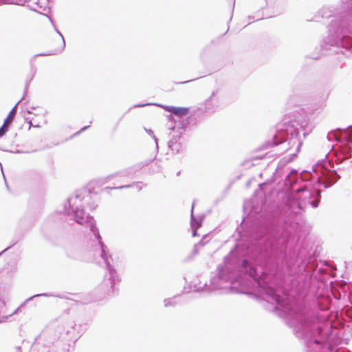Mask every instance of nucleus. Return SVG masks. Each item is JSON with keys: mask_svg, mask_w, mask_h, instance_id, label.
I'll list each match as a JSON object with an SVG mask.
<instances>
[{"mask_svg": "<svg viewBox=\"0 0 352 352\" xmlns=\"http://www.w3.org/2000/svg\"><path fill=\"white\" fill-rule=\"evenodd\" d=\"M9 126L6 124H3V126L0 128V137L3 136L6 132L8 131Z\"/></svg>", "mask_w": 352, "mask_h": 352, "instance_id": "nucleus-4", "label": "nucleus"}, {"mask_svg": "<svg viewBox=\"0 0 352 352\" xmlns=\"http://www.w3.org/2000/svg\"><path fill=\"white\" fill-rule=\"evenodd\" d=\"M164 109L178 116H184L188 113L189 109L187 107H177L173 106L164 107Z\"/></svg>", "mask_w": 352, "mask_h": 352, "instance_id": "nucleus-1", "label": "nucleus"}, {"mask_svg": "<svg viewBox=\"0 0 352 352\" xmlns=\"http://www.w3.org/2000/svg\"><path fill=\"white\" fill-rule=\"evenodd\" d=\"M294 135H295L296 136H298V134H299V131H298V129H294Z\"/></svg>", "mask_w": 352, "mask_h": 352, "instance_id": "nucleus-5", "label": "nucleus"}, {"mask_svg": "<svg viewBox=\"0 0 352 352\" xmlns=\"http://www.w3.org/2000/svg\"><path fill=\"white\" fill-rule=\"evenodd\" d=\"M16 107H14L11 110V111L9 113V114L7 116V118H6L3 124L7 125L8 126H10V125L11 124L12 121L14 120V117L16 116Z\"/></svg>", "mask_w": 352, "mask_h": 352, "instance_id": "nucleus-3", "label": "nucleus"}, {"mask_svg": "<svg viewBox=\"0 0 352 352\" xmlns=\"http://www.w3.org/2000/svg\"><path fill=\"white\" fill-rule=\"evenodd\" d=\"M87 214L82 210H78L75 212V219L77 223L79 224L83 225L85 224L86 220L87 219Z\"/></svg>", "mask_w": 352, "mask_h": 352, "instance_id": "nucleus-2", "label": "nucleus"}]
</instances>
